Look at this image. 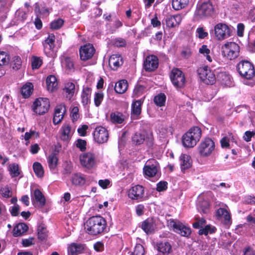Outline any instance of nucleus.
I'll return each instance as SVG.
<instances>
[{"mask_svg": "<svg viewBox=\"0 0 255 255\" xmlns=\"http://www.w3.org/2000/svg\"><path fill=\"white\" fill-rule=\"evenodd\" d=\"M218 219L225 225H229L231 223V216L229 212L224 208H219L216 212Z\"/></svg>", "mask_w": 255, "mask_h": 255, "instance_id": "26", "label": "nucleus"}, {"mask_svg": "<svg viewBox=\"0 0 255 255\" xmlns=\"http://www.w3.org/2000/svg\"><path fill=\"white\" fill-rule=\"evenodd\" d=\"M238 71L243 78L252 80L255 77V71L253 64L248 61H242L237 66Z\"/></svg>", "mask_w": 255, "mask_h": 255, "instance_id": "4", "label": "nucleus"}, {"mask_svg": "<svg viewBox=\"0 0 255 255\" xmlns=\"http://www.w3.org/2000/svg\"><path fill=\"white\" fill-rule=\"evenodd\" d=\"M216 230V228L214 227L211 226L210 225H207L205 228H201L199 231V235H207L208 234H212L214 233Z\"/></svg>", "mask_w": 255, "mask_h": 255, "instance_id": "51", "label": "nucleus"}, {"mask_svg": "<svg viewBox=\"0 0 255 255\" xmlns=\"http://www.w3.org/2000/svg\"><path fill=\"white\" fill-rule=\"evenodd\" d=\"M55 36L54 34H50L43 43L44 51L45 54L51 57L53 55V49L54 47Z\"/></svg>", "mask_w": 255, "mask_h": 255, "instance_id": "21", "label": "nucleus"}, {"mask_svg": "<svg viewBox=\"0 0 255 255\" xmlns=\"http://www.w3.org/2000/svg\"><path fill=\"white\" fill-rule=\"evenodd\" d=\"M189 0H172V5L175 10H180L184 8L188 3Z\"/></svg>", "mask_w": 255, "mask_h": 255, "instance_id": "44", "label": "nucleus"}, {"mask_svg": "<svg viewBox=\"0 0 255 255\" xmlns=\"http://www.w3.org/2000/svg\"><path fill=\"white\" fill-rule=\"evenodd\" d=\"M42 64V61L39 57L33 56L32 58L31 65L33 69H38Z\"/></svg>", "mask_w": 255, "mask_h": 255, "instance_id": "53", "label": "nucleus"}, {"mask_svg": "<svg viewBox=\"0 0 255 255\" xmlns=\"http://www.w3.org/2000/svg\"><path fill=\"white\" fill-rule=\"evenodd\" d=\"M71 182L73 185L81 187L85 184L86 178L81 173H76L71 176Z\"/></svg>", "mask_w": 255, "mask_h": 255, "instance_id": "30", "label": "nucleus"}, {"mask_svg": "<svg viewBox=\"0 0 255 255\" xmlns=\"http://www.w3.org/2000/svg\"><path fill=\"white\" fill-rule=\"evenodd\" d=\"M88 129V126L86 125H83L80 126L77 129V132L79 135L81 136H85L87 134V131Z\"/></svg>", "mask_w": 255, "mask_h": 255, "instance_id": "59", "label": "nucleus"}, {"mask_svg": "<svg viewBox=\"0 0 255 255\" xmlns=\"http://www.w3.org/2000/svg\"><path fill=\"white\" fill-rule=\"evenodd\" d=\"M110 120L113 123L122 124L125 120V116L120 112H113L111 114Z\"/></svg>", "mask_w": 255, "mask_h": 255, "instance_id": "39", "label": "nucleus"}, {"mask_svg": "<svg viewBox=\"0 0 255 255\" xmlns=\"http://www.w3.org/2000/svg\"><path fill=\"white\" fill-rule=\"evenodd\" d=\"M199 52L200 54H202L204 57H206V59L209 62L211 63L213 61L212 58L210 55L211 53V51L209 48H208L207 45H202L199 49Z\"/></svg>", "mask_w": 255, "mask_h": 255, "instance_id": "43", "label": "nucleus"}, {"mask_svg": "<svg viewBox=\"0 0 255 255\" xmlns=\"http://www.w3.org/2000/svg\"><path fill=\"white\" fill-rule=\"evenodd\" d=\"M64 21L62 19L55 20L51 23L50 27L52 29H58L63 24Z\"/></svg>", "mask_w": 255, "mask_h": 255, "instance_id": "56", "label": "nucleus"}, {"mask_svg": "<svg viewBox=\"0 0 255 255\" xmlns=\"http://www.w3.org/2000/svg\"><path fill=\"white\" fill-rule=\"evenodd\" d=\"M48 166L51 170H55L58 164V158L55 154H51L47 158Z\"/></svg>", "mask_w": 255, "mask_h": 255, "instance_id": "42", "label": "nucleus"}, {"mask_svg": "<svg viewBox=\"0 0 255 255\" xmlns=\"http://www.w3.org/2000/svg\"><path fill=\"white\" fill-rule=\"evenodd\" d=\"M213 32L215 38L218 40H223L231 35V28L225 23H218L214 26Z\"/></svg>", "mask_w": 255, "mask_h": 255, "instance_id": "10", "label": "nucleus"}, {"mask_svg": "<svg viewBox=\"0 0 255 255\" xmlns=\"http://www.w3.org/2000/svg\"><path fill=\"white\" fill-rule=\"evenodd\" d=\"M159 169V165L157 161L154 159L148 160L143 168L145 176L149 177H154Z\"/></svg>", "mask_w": 255, "mask_h": 255, "instance_id": "13", "label": "nucleus"}, {"mask_svg": "<svg viewBox=\"0 0 255 255\" xmlns=\"http://www.w3.org/2000/svg\"><path fill=\"white\" fill-rule=\"evenodd\" d=\"M50 107V102L46 98H38L33 103L32 110L37 115H42L46 113Z\"/></svg>", "mask_w": 255, "mask_h": 255, "instance_id": "7", "label": "nucleus"}, {"mask_svg": "<svg viewBox=\"0 0 255 255\" xmlns=\"http://www.w3.org/2000/svg\"><path fill=\"white\" fill-rule=\"evenodd\" d=\"M66 112V108L64 105L60 104L55 107L53 118V123L55 125L62 122Z\"/></svg>", "mask_w": 255, "mask_h": 255, "instance_id": "20", "label": "nucleus"}, {"mask_svg": "<svg viewBox=\"0 0 255 255\" xmlns=\"http://www.w3.org/2000/svg\"><path fill=\"white\" fill-rule=\"evenodd\" d=\"M128 83L127 80H122L115 84V90L118 94H124L127 90Z\"/></svg>", "mask_w": 255, "mask_h": 255, "instance_id": "35", "label": "nucleus"}, {"mask_svg": "<svg viewBox=\"0 0 255 255\" xmlns=\"http://www.w3.org/2000/svg\"><path fill=\"white\" fill-rule=\"evenodd\" d=\"M144 90V88L141 85H136L133 90V96L135 98H137L142 94Z\"/></svg>", "mask_w": 255, "mask_h": 255, "instance_id": "58", "label": "nucleus"}, {"mask_svg": "<svg viewBox=\"0 0 255 255\" xmlns=\"http://www.w3.org/2000/svg\"><path fill=\"white\" fill-rule=\"evenodd\" d=\"M8 170L10 175L13 177H17L20 174L18 166L16 163L9 164L8 166Z\"/></svg>", "mask_w": 255, "mask_h": 255, "instance_id": "49", "label": "nucleus"}, {"mask_svg": "<svg viewBox=\"0 0 255 255\" xmlns=\"http://www.w3.org/2000/svg\"><path fill=\"white\" fill-rule=\"evenodd\" d=\"M157 248L158 251L163 254H168L172 251V247L168 242L159 243Z\"/></svg>", "mask_w": 255, "mask_h": 255, "instance_id": "40", "label": "nucleus"}, {"mask_svg": "<svg viewBox=\"0 0 255 255\" xmlns=\"http://www.w3.org/2000/svg\"><path fill=\"white\" fill-rule=\"evenodd\" d=\"M202 136V131L198 127H193L190 128L182 138L183 145L187 148L194 147L199 141Z\"/></svg>", "mask_w": 255, "mask_h": 255, "instance_id": "2", "label": "nucleus"}, {"mask_svg": "<svg viewBox=\"0 0 255 255\" xmlns=\"http://www.w3.org/2000/svg\"><path fill=\"white\" fill-rule=\"evenodd\" d=\"M255 135V131H247L245 132L243 137V139L247 142H249L251 140L252 137Z\"/></svg>", "mask_w": 255, "mask_h": 255, "instance_id": "62", "label": "nucleus"}, {"mask_svg": "<svg viewBox=\"0 0 255 255\" xmlns=\"http://www.w3.org/2000/svg\"><path fill=\"white\" fill-rule=\"evenodd\" d=\"M9 60V56L6 52H0V66L6 65L8 63Z\"/></svg>", "mask_w": 255, "mask_h": 255, "instance_id": "52", "label": "nucleus"}, {"mask_svg": "<svg viewBox=\"0 0 255 255\" xmlns=\"http://www.w3.org/2000/svg\"><path fill=\"white\" fill-rule=\"evenodd\" d=\"M47 89L50 92L55 91L58 87V83L56 77L54 75L48 76L46 80Z\"/></svg>", "mask_w": 255, "mask_h": 255, "instance_id": "34", "label": "nucleus"}, {"mask_svg": "<svg viewBox=\"0 0 255 255\" xmlns=\"http://www.w3.org/2000/svg\"><path fill=\"white\" fill-rule=\"evenodd\" d=\"M218 80L222 85L225 86L231 87L233 85L231 76L226 73H220L218 75Z\"/></svg>", "mask_w": 255, "mask_h": 255, "instance_id": "32", "label": "nucleus"}, {"mask_svg": "<svg viewBox=\"0 0 255 255\" xmlns=\"http://www.w3.org/2000/svg\"><path fill=\"white\" fill-rule=\"evenodd\" d=\"M208 35L203 27H198L196 29V36L200 39H203Z\"/></svg>", "mask_w": 255, "mask_h": 255, "instance_id": "57", "label": "nucleus"}, {"mask_svg": "<svg viewBox=\"0 0 255 255\" xmlns=\"http://www.w3.org/2000/svg\"><path fill=\"white\" fill-rule=\"evenodd\" d=\"M107 222L101 216H94L89 218L85 223V230L90 235L102 234L106 231Z\"/></svg>", "mask_w": 255, "mask_h": 255, "instance_id": "1", "label": "nucleus"}, {"mask_svg": "<svg viewBox=\"0 0 255 255\" xmlns=\"http://www.w3.org/2000/svg\"><path fill=\"white\" fill-rule=\"evenodd\" d=\"M94 140L98 143L106 142L109 138V132L107 129L102 126L95 128L93 132Z\"/></svg>", "mask_w": 255, "mask_h": 255, "instance_id": "15", "label": "nucleus"}, {"mask_svg": "<svg viewBox=\"0 0 255 255\" xmlns=\"http://www.w3.org/2000/svg\"><path fill=\"white\" fill-rule=\"evenodd\" d=\"M144 249L143 246L140 244H136L131 255H144Z\"/></svg>", "mask_w": 255, "mask_h": 255, "instance_id": "54", "label": "nucleus"}, {"mask_svg": "<svg viewBox=\"0 0 255 255\" xmlns=\"http://www.w3.org/2000/svg\"><path fill=\"white\" fill-rule=\"evenodd\" d=\"M158 65V60L154 55L147 56L144 62V67L146 71H152L155 70Z\"/></svg>", "mask_w": 255, "mask_h": 255, "instance_id": "23", "label": "nucleus"}, {"mask_svg": "<svg viewBox=\"0 0 255 255\" xmlns=\"http://www.w3.org/2000/svg\"><path fill=\"white\" fill-rule=\"evenodd\" d=\"M104 98L103 93L101 92H97L94 96V103L96 107H99L101 104Z\"/></svg>", "mask_w": 255, "mask_h": 255, "instance_id": "55", "label": "nucleus"}, {"mask_svg": "<svg viewBox=\"0 0 255 255\" xmlns=\"http://www.w3.org/2000/svg\"><path fill=\"white\" fill-rule=\"evenodd\" d=\"M215 145L213 140L210 138L203 139L198 146V152L202 157L210 156L215 149Z\"/></svg>", "mask_w": 255, "mask_h": 255, "instance_id": "9", "label": "nucleus"}, {"mask_svg": "<svg viewBox=\"0 0 255 255\" xmlns=\"http://www.w3.org/2000/svg\"><path fill=\"white\" fill-rule=\"evenodd\" d=\"M166 98V96L164 94L160 93L154 97V102L157 106L161 107L164 105Z\"/></svg>", "mask_w": 255, "mask_h": 255, "instance_id": "47", "label": "nucleus"}, {"mask_svg": "<svg viewBox=\"0 0 255 255\" xmlns=\"http://www.w3.org/2000/svg\"><path fill=\"white\" fill-rule=\"evenodd\" d=\"M33 86L30 82L24 84L21 88V94L24 98H28L32 93Z\"/></svg>", "mask_w": 255, "mask_h": 255, "instance_id": "36", "label": "nucleus"}, {"mask_svg": "<svg viewBox=\"0 0 255 255\" xmlns=\"http://www.w3.org/2000/svg\"><path fill=\"white\" fill-rule=\"evenodd\" d=\"M197 73L201 81L207 85H212L216 81L215 75L207 66H203L197 69Z\"/></svg>", "mask_w": 255, "mask_h": 255, "instance_id": "8", "label": "nucleus"}, {"mask_svg": "<svg viewBox=\"0 0 255 255\" xmlns=\"http://www.w3.org/2000/svg\"><path fill=\"white\" fill-rule=\"evenodd\" d=\"M95 49L92 44H87L81 47L79 52L80 58L84 61L91 59L95 53Z\"/></svg>", "mask_w": 255, "mask_h": 255, "instance_id": "17", "label": "nucleus"}, {"mask_svg": "<svg viewBox=\"0 0 255 255\" xmlns=\"http://www.w3.org/2000/svg\"><path fill=\"white\" fill-rule=\"evenodd\" d=\"M248 41L249 44L255 46V27L250 32Z\"/></svg>", "mask_w": 255, "mask_h": 255, "instance_id": "60", "label": "nucleus"}, {"mask_svg": "<svg viewBox=\"0 0 255 255\" xmlns=\"http://www.w3.org/2000/svg\"><path fill=\"white\" fill-rule=\"evenodd\" d=\"M122 64L123 60L121 55L113 54L110 56L109 60V65L112 69L117 70Z\"/></svg>", "mask_w": 255, "mask_h": 255, "instance_id": "29", "label": "nucleus"}, {"mask_svg": "<svg viewBox=\"0 0 255 255\" xmlns=\"http://www.w3.org/2000/svg\"><path fill=\"white\" fill-rule=\"evenodd\" d=\"M132 140L136 144H141L145 141L148 147H151L153 144V135L150 131H142L135 133L132 136Z\"/></svg>", "mask_w": 255, "mask_h": 255, "instance_id": "11", "label": "nucleus"}, {"mask_svg": "<svg viewBox=\"0 0 255 255\" xmlns=\"http://www.w3.org/2000/svg\"><path fill=\"white\" fill-rule=\"evenodd\" d=\"M170 78L173 85L177 88L183 87L185 83V78L183 72L177 68L172 70Z\"/></svg>", "mask_w": 255, "mask_h": 255, "instance_id": "12", "label": "nucleus"}, {"mask_svg": "<svg viewBox=\"0 0 255 255\" xmlns=\"http://www.w3.org/2000/svg\"><path fill=\"white\" fill-rule=\"evenodd\" d=\"M76 145L81 151H83L86 148V142L83 139H79L76 142Z\"/></svg>", "mask_w": 255, "mask_h": 255, "instance_id": "61", "label": "nucleus"}, {"mask_svg": "<svg viewBox=\"0 0 255 255\" xmlns=\"http://www.w3.org/2000/svg\"><path fill=\"white\" fill-rule=\"evenodd\" d=\"M172 133V128L170 127H163L159 131V136L160 138H164L170 136Z\"/></svg>", "mask_w": 255, "mask_h": 255, "instance_id": "50", "label": "nucleus"}, {"mask_svg": "<svg viewBox=\"0 0 255 255\" xmlns=\"http://www.w3.org/2000/svg\"><path fill=\"white\" fill-rule=\"evenodd\" d=\"M157 223V219L148 218L142 223L141 227L147 234H151L156 230Z\"/></svg>", "mask_w": 255, "mask_h": 255, "instance_id": "16", "label": "nucleus"}, {"mask_svg": "<svg viewBox=\"0 0 255 255\" xmlns=\"http://www.w3.org/2000/svg\"><path fill=\"white\" fill-rule=\"evenodd\" d=\"M167 183L165 181H160L157 184L156 189L159 192L165 190L167 188Z\"/></svg>", "mask_w": 255, "mask_h": 255, "instance_id": "64", "label": "nucleus"}, {"mask_svg": "<svg viewBox=\"0 0 255 255\" xmlns=\"http://www.w3.org/2000/svg\"><path fill=\"white\" fill-rule=\"evenodd\" d=\"M214 7L211 2L208 0L198 3L194 13V18L199 20L207 18L213 13Z\"/></svg>", "mask_w": 255, "mask_h": 255, "instance_id": "3", "label": "nucleus"}, {"mask_svg": "<svg viewBox=\"0 0 255 255\" xmlns=\"http://www.w3.org/2000/svg\"><path fill=\"white\" fill-rule=\"evenodd\" d=\"M72 134L70 126L67 124L63 125L60 129V139L64 141H68L71 138Z\"/></svg>", "mask_w": 255, "mask_h": 255, "instance_id": "27", "label": "nucleus"}, {"mask_svg": "<svg viewBox=\"0 0 255 255\" xmlns=\"http://www.w3.org/2000/svg\"><path fill=\"white\" fill-rule=\"evenodd\" d=\"M205 223L206 220L204 218L197 219L196 222L193 224V227L195 229H201Z\"/></svg>", "mask_w": 255, "mask_h": 255, "instance_id": "63", "label": "nucleus"}, {"mask_svg": "<svg viewBox=\"0 0 255 255\" xmlns=\"http://www.w3.org/2000/svg\"><path fill=\"white\" fill-rule=\"evenodd\" d=\"M182 20L181 14L170 15L165 19L166 26L169 28H173L178 26Z\"/></svg>", "mask_w": 255, "mask_h": 255, "instance_id": "28", "label": "nucleus"}, {"mask_svg": "<svg viewBox=\"0 0 255 255\" xmlns=\"http://www.w3.org/2000/svg\"><path fill=\"white\" fill-rule=\"evenodd\" d=\"M33 169L34 173L36 176L38 177H41L44 174V170L42 165L37 162H35L33 163Z\"/></svg>", "mask_w": 255, "mask_h": 255, "instance_id": "46", "label": "nucleus"}, {"mask_svg": "<svg viewBox=\"0 0 255 255\" xmlns=\"http://www.w3.org/2000/svg\"><path fill=\"white\" fill-rule=\"evenodd\" d=\"M91 94V88L88 87H84L81 94V100L84 105H86L90 103Z\"/></svg>", "mask_w": 255, "mask_h": 255, "instance_id": "37", "label": "nucleus"}, {"mask_svg": "<svg viewBox=\"0 0 255 255\" xmlns=\"http://www.w3.org/2000/svg\"><path fill=\"white\" fill-rule=\"evenodd\" d=\"M38 238L43 241L46 240L48 237V232L44 225H40L37 228Z\"/></svg>", "mask_w": 255, "mask_h": 255, "instance_id": "41", "label": "nucleus"}, {"mask_svg": "<svg viewBox=\"0 0 255 255\" xmlns=\"http://www.w3.org/2000/svg\"><path fill=\"white\" fill-rule=\"evenodd\" d=\"M63 67L67 71H71L74 68L73 61L69 57H65L62 62Z\"/></svg>", "mask_w": 255, "mask_h": 255, "instance_id": "48", "label": "nucleus"}, {"mask_svg": "<svg viewBox=\"0 0 255 255\" xmlns=\"http://www.w3.org/2000/svg\"><path fill=\"white\" fill-rule=\"evenodd\" d=\"M169 226L173 228L174 232L182 236L188 237L191 233L190 227L180 222L172 220L169 223Z\"/></svg>", "mask_w": 255, "mask_h": 255, "instance_id": "14", "label": "nucleus"}, {"mask_svg": "<svg viewBox=\"0 0 255 255\" xmlns=\"http://www.w3.org/2000/svg\"><path fill=\"white\" fill-rule=\"evenodd\" d=\"M28 230L27 226L24 223H19L16 225L13 230V235L18 237L26 232Z\"/></svg>", "mask_w": 255, "mask_h": 255, "instance_id": "38", "label": "nucleus"}, {"mask_svg": "<svg viewBox=\"0 0 255 255\" xmlns=\"http://www.w3.org/2000/svg\"><path fill=\"white\" fill-rule=\"evenodd\" d=\"M70 117L73 122L77 121L80 117L79 108L74 105H72L70 108Z\"/></svg>", "mask_w": 255, "mask_h": 255, "instance_id": "45", "label": "nucleus"}, {"mask_svg": "<svg viewBox=\"0 0 255 255\" xmlns=\"http://www.w3.org/2000/svg\"><path fill=\"white\" fill-rule=\"evenodd\" d=\"M85 251V246L81 244L72 243L67 246L68 255H78L83 253Z\"/></svg>", "mask_w": 255, "mask_h": 255, "instance_id": "22", "label": "nucleus"}, {"mask_svg": "<svg viewBox=\"0 0 255 255\" xmlns=\"http://www.w3.org/2000/svg\"><path fill=\"white\" fill-rule=\"evenodd\" d=\"M144 195V188L137 185L131 187L128 191V197L132 200L141 201Z\"/></svg>", "mask_w": 255, "mask_h": 255, "instance_id": "18", "label": "nucleus"}, {"mask_svg": "<svg viewBox=\"0 0 255 255\" xmlns=\"http://www.w3.org/2000/svg\"><path fill=\"white\" fill-rule=\"evenodd\" d=\"M143 102V99L133 101L131 104V116L137 118L141 113V105Z\"/></svg>", "mask_w": 255, "mask_h": 255, "instance_id": "31", "label": "nucleus"}, {"mask_svg": "<svg viewBox=\"0 0 255 255\" xmlns=\"http://www.w3.org/2000/svg\"><path fill=\"white\" fill-rule=\"evenodd\" d=\"M239 46L233 42H228L222 47V53L223 56L229 60L237 58L239 54Z\"/></svg>", "mask_w": 255, "mask_h": 255, "instance_id": "5", "label": "nucleus"}, {"mask_svg": "<svg viewBox=\"0 0 255 255\" xmlns=\"http://www.w3.org/2000/svg\"><path fill=\"white\" fill-rule=\"evenodd\" d=\"M63 90L64 96L70 100L75 94V85L72 82H67L65 84Z\"/></svg>", "mask_w": 255, "mask_h": 255, "instance_id": "33", "label": "nucleus"}, {"mask_svg": "<svg viewBox=\"0 0 255 255\" xmlns=\"http://www.w3.org/2000/svg\"><path fill=\"white\" fill-rule=\"evenodd\" d=\"M79 159L81 165L87 169L94 168L98 163L96 155L91 152L80 154Z\"/></svg>", "mask_w": 255, "mask_h": 255, "instance_id": "6", "label": "nucleus"}, {"mask_svg": "<svg viewBox=\"0 0 255 255\" xmlns=\"http://www.w3.org/2000/svg\"><path fill=\"white\" fill-rule=\"evenodd\" d=\"M31 197L33 204L35 206L42 207L45 205V198L39 190H35Z\"/></svg>", "mask_w": 255, "mask_h": 255, "instance_id": "25", "label": "nucleus"}, {"mask_svg": "<svg viewBox=\"0 0 255 255\" xmlns=\"http://www.w3.org/2000/svg\"><path fill=\"white\" fill-rule=\"evenodd\" d=\"M211 195V192H207L200 194L198 197L197 206L205 213H207V211L210 206L209 198Z\"/></svg>", "mask_w": 255, "mask_h": 255, "instance_id": "19", "label": "nucleus"}, {"mask_svg": "<svg viewBox=\"0 0 255 255\" xmlns=\"http://www.w3.org/2000/svg\"><path fill=\"white\" fill-rule=\"evenodd\" d=\"M179 163L181 171L185 172L187 170L191 167L192 160L189 155L182 153L179 157Z\"/></svg>", "mask_w": 255, "mask_h": 255, "instance_id": "24", "label": "nucleus"}]
</instances>
